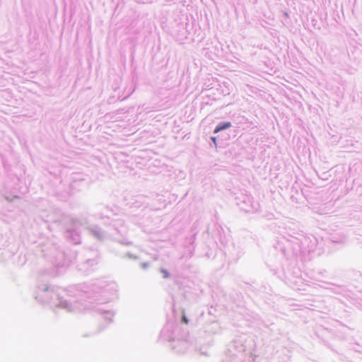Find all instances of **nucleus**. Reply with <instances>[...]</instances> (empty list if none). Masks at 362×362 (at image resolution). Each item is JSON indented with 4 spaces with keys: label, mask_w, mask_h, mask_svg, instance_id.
<instances>
[{
    "label": "nucleus",
    "mask_w": 362,
    "mask_h": 362,
    "mask_svg": "<svg viewBox=\"0 0 362 362\" xmlns=\"http://www.w3.org/2000/svg\"><path fill=\"white\" fill-rule=\"evenodd\" d=\"M230 127V122L223 123V124H218V125L216 127V129H215V130H214V133H217V132H220V131H222V130H223V129H227V128H228V127Z\"/></svg>",
    "instance_id": "f257e3e1"
},
{
    "label": "nucleus",
    "mask_w": 362,
    "mask_h": 362,
    "mask_svg": "<svg viewBox=\"0 0 362 362\" xmlns=\"http://www.w3.org/2000/svg\"><path fill=\"white\" fill-rule=\"evenodd\" d=\"M183 321H184L186 324H187V323H188V320H187V319L185 317H183Z\"/></svg>",
    "instance_id": "f03ea898"
}]
</instances>
